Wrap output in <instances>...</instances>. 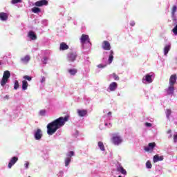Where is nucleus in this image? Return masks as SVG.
I'll use <instances>...</instances> for the list:
<instances>
[{"instance_id":"nucleus-1","label":"nucleus","mask_w":177,"mask_h":177,"mask_svg":"<svg viewBox=\"0 0 177 177\" xmlns=\"http://www.w3.org/2000/svg\"><path fill=\"white\" fill-rule=\"evenodd\" d=\"M70 116L66 115L64 118L59 117V118L55 120L50 123L47 124V133L48 135H53L56 133V131L59 128H62L67 121H68Z\"/></svg>"},{"instance_id":"nucleus-2","label":"nucleus","mask_w":177,"mask_h":177,"mask_svg":"<svg viewBox=\"0 0 177 177\" xmlns=\"http://www.w3.org/2000/svg\"><path fill=\"white\" fill-rule=\"evenodd\" d=\"M9 78H10V72L9 71H5L1 82V86L6 85V83L9 81Z\"/></svg>"},{"instance_id":"nucleus-3","label":"nucleus","mask_w":177,"mask_h":177,"mask_svg":"<svg viewBox=\"0 0 177 177\" xmlns=\"http://www.w3.org/2000/svg\"><path fill=\"white\" fill-rule=\"evenodd\" d=\"M112 143L115 146H118L122 143V138L118 134H113L111 138Z\"/></svg>"},{"instance_id":"nucleus-4","label":"nucleus","mask_w":177,"mask_h":177,"mask_svg":"<svg viewBox=\"0 0 177 177\" xmlns=\"http://www.w3.org/2000/svg\"><path fill=\"white\" fill-rule=\"evenodd\" d=\"M74 156V151H71L66 154V158H65V167H68L70 162H71V157Z\"/></svg>"},{"instance_id":"nucleus-5","label":"nucleus","mask_w":177,"mask_h":177,"mask_svg":"<svg viewBox=\"0 0 177 177\" xmlns=\"http://www.w3.org/2000/svg\"><path fill=\"white\" fill-rule=\"evenodd\" d=\"M80 41L82 45H84L86 42L88 44L91 42V39H89V35L82 34L80 38Z\"/></svg>"},{"instance_id":"nucleus-6","label":"nucleus","mask_w":177,"mask_h":177,"mask_svg":"<svg viewBox=\"0 0 177 177\" xmlns=\"http://www.w3.org/2000/svg\"><path fill=\"white\" fill-rule=\"evenodd\" d=\"M48 2L46 0H40L35 3V6L40 8L41 6H47Z\"/></svg>"},{"instance_id":"nucleus-7","label":"nucleus","mask_w":177,"mask_h":177,"mask_svg":"<svg viewBox=\"0 0 177 177\" xmlns=\"http://www.w3.org/2000/svg\"><path fill=\"white\" fill-rule=\"evenodd\" d=\"M77 59V53L71 52L68 54V62H75Z\"/></svg>"},{"instance_id":"nucleus-8","label":"nucleus","mask_w":177,"mask_h":177,"mask_svg":"<svg viewBox=\"0 0 177 177\" xmlns=\"http://www.w3.org/2000/svg\"><path fill=\"white\" fill-rule=\"evenodd\" d=\"M102 49L104 50H110L111 49V46L110 45V42L109 41L105 40L102 42Z\"/></svg>"},{"instance_id":"nucleus-9","label":"nucleus","mask_w":177,"mask_h":177,"mask_svg":"<svg viewBox=\"0 0 177 177\" xmlns=\"http://www.w3.org/2000/svg\"><path fill=\"white\" fill-rule=\"evenodd\" d=\"M42 138V131L39 129H38L35 132V139L36 140H41Z\"/></svg>"},{"instance_id":"nucleus-10","label":"nucleus","mask_w":177,"mask_h":177,"mask_svg":"<svg viewBox=\"0 0 177 177\" xmlns=\"http://www.w3.org/2000/svg\"><path fill=\"white\" fill-rule=\"evenodd\" d=\"M154 147H156V142H151V143H149L147 147H145L144 148V150L145 151H151V150H153Z\"/></svg>"},{"instance_id":"nucleus-11","label":"nucleus","mask_w":177,"mask_h":177,"mask_svg":"<svg viewBox=\"0 0 177 177\" xmlns=\"http://www.w3.org/2000/svg\"><path fill=\"white\" fill-rule=\"evenodd\" d=\"M17 161H19V158L16 156L12 157L8 163V168H12V167H13L15 163L17 162Z\"/></svg>"},{"instance_id":"nucleus-12","label":"nucleus","mask_w":177,"mask_h":177,"mask_svg":"<svg viewBox=\"0 0 177 177\" xmlns=\"http://www.w3.org/2000/svg\"><path fill=\"white\" fill-rule=\"evenodd\" d=\"M169 85H175L176 84V74L171 75L169 80Z\"/></svg>"},{"instance_id":"nucleus-13","label":"nucleus","mask_w":177,"mask_h":177,"mask_svg":"<svg viewBox=\"0 0 177 177\" xmlns=\"http://www.w3.org/2000/svg\"><path fill=\"white\" fill-rule=\"evenodd\" d=\"M118 86V84H117V82H113L109 84V89L111 92H114V91L117 89Z\"/></svg>"},{"instance_id":"nucleus-14","label":"nucleus","mask_w":177,"mask_h":177,"mask_svg":"<svg viewBox=\"0 0 177 177\" xmlns=\"http://www.w3.org/2000/svg\"><path fill=\"white\" fill-rule=\"evenodd\" d=\"M9 17V15L6 12H0V20L1 21H6Z\"/></svg>"},{"instance_id":"nucleus-15","label":"nucleus","mask_w":177,"mask_h":177,"mask_svg":"<svg viewBox=\"0 0 177 177\" xmlns=\"http://www.w3.org/2000/svg\"><path fill=\"white\" fill-rule=\"evenodd\" d=\"M77 114L79 117H85L88 114V111L86 109H77Z\"/></svg>"},{"instance_id":"nucleus-16","label":"nucleus","mask_w":177,"mask_h":177,"mask_svg":"<svg viewBox=\"0 0 177 177\" xmlns=\"http://www.w3.org/2000/svg\"><path fill=\"white\" fill-rule=\"evenodd\" d=\"M151 77L153 76L151 75L147 74L145 77L142 78V80L146 81L147 82H148V84H151V82H153V79L151 78Z\"/></svg>"},{"instance_id":"nucleus-17","label":"nucleus","mask_w":177,"mask_h":177,"mask_svg":"<svg viewBox=\"0 0 177 177\" xmlns=\"http://www.w3.org/2000/svg\"><path fill=\"white\" fill-rule=\"evenodd\" d=\"M116 169L118 172H120L122 175H127V170L121 165H118Z\"/></svg>"},{"instance_id":"nucleus-18","label":"nucleus","mask_w":177,"mask_h":177,"mask_svg":"<svg viewBox=\"0 0 177 177\" xmlns=\"http://www.w3.org/2000/svg\"><path fill=\"white\" fill-rule=\"evenodd\" d=\"M28 37L30 38L32 41H35V39H37V35H35V32L32 30L29 31Z\"/></svg>"},{"instance_id":"nucleus-19","label":"nucleus","mask_w":177,"mask_h":177,"mask_svg":"<svg viewBox=\"0 0 177 177\" xmlns=\"http://www.w3.org/2000/svg\"><path fill=\"white\" fill-rule=\"evenodd\" d=\"M164 160V156H158V155H155L153 156V162H158V161H162Z\"/></svg>"},{"instance_id":"nucleus-20","label":"nucleus","mask_w":177,"mask_h":177,"mask_svg":"<svg viewBox=\"0 0 177 177\" xmlns=\"http://www.w3.org/2000/svg\"><path fill=\"white\" fill-rule=\"evenodd\" d=\"M174 91H175V87L173 85H169V86L167 89V93L168 95H174Z\"/></svg>"},{"instance_id":"nucleus-21","label":"nucleus","mask_w":177,"mask_h":177,"mask_svg":"<svg viewBox=\"0 0 177 177\" xmlns=\"http://www.w3.org/2000/svg\"><path fill=\"white\" fill-rule=\"evenodd\" d=\"M68 45H67L66 43L62 42L60 44L59 49L60 50H67L68 49Z\"/></svg>"},{"instance_id":"nucleus-22","label":"nucleus","mask_w":177,"mask_h":177,"mask_svg":"<svg viewBox=\"0 0 177 177\" xmlns=\"http://www.w3.org/2000/svg\"><path fill=\"white\" fill-rule=\"evenodd\" d=\"M113 59H114V52L113 50H111L109 57V64H111V63H113Z\"/></svg>"},{"instance_id":"nucleus-23","label":"nucleus","mask_w":177,"mask_h":177,"mask_svg":"<svg viewBox=\"0 0 177 177\" xmlns=\"http://www.w3.org/2000/svg\"><path fill=\"white\" fill-rule=\"evenodd\" d=\"M169 50H171V45H167L164 48V55H165V56H167V55H168V52H169Z\"/></svg>"},{"instance_id":"nucleus-24","label":"nucleus","mask_w":177,"mask_h":177,"mask_svg":"<svg viewBox=\"0 0 177 177\" xmlns=\"http://www.w3.org/2000/svg\"><path fill=\"white\" fill-rule=\"evenodd\" d=\"M27 88H28V83L27 82V81H26V80L22 81L23 91H26Z\"/></svg>"},{"instance_id":"nucleus-25","label":"nucleus","mask_w":177,"mask_h":177,"mask_svg":"<svg viewBox=\"0 0 177 177\" xmlns=\"http://www.w3.org/2000/svg\"><path fill=\"white\" fill-rule=\"evenodd\" d=\"M98 147L100 148L101 151H104L106 149L104 148V145L102 141L98 142Z\"/></svg>"},{"instance_id":"nucleus-26","label":"nucleus","mask_w":177,"mask_h":177,"mask_svg":"<svg viewBox=\"0 0 177 177\" xmlns=\"http://www.w3.org/2000/svg\"><path fill=\"white\" fill-rule=\"evenodd\" d=\"M21 60L23 63H28V62H30V56L26 55L24 57L21 58Z\"/></svg>"},{"instance_id":"nucleus-27","label":"nucleus","mask_w":177,"mask_h":177,"mask_svg":"<svg viewBox=\"0 0 177 177\" xmlns=\"http://www.w3.org/2000/svg\"><path fill=\"white\" fill-rule=\"evenodd\" d=\"M32 12L33 13H39L41 12V8L38 7H34L33 8H32Z\"/></svg>"},{"instance_id":"nucleus-28","label":"nucleus","mask_w":177,"mask_h":177,"mask_svg":"<svg viewBox=\"0 0 177 177\" xmlns=\"http://www.w3.org/2000/svg\"><path fill=\"white\" fill-rule=\"evenodd\" d=\"M176 9H177L176 6H173L172 9H171L172 17H175V13L176 12Z\"/></svg>"},{"instance_id":"nucleus-29","label":"nucleus","mask_w":177,"mask_h":177,"mask_svg":"<svg viewBox=\"0 0 177 177\" xmlns=\"http://www.w3.org/2000/svg\"><path fill=\"white\" fill-rule=\"evenodd\" d=\"M153 165H151V162L150 160L147 161L146 162V168H148V169H151Z\"/></svg>"},{"instance_id":"nucleus-30","label":"nucleus","mask_w":177,"mask_h":177,"mask_svg":"<svg viewBox=\"0 0 177 177\" xmlns=\"http://www.w3.org/2000/svg\"><path fill=\"white\" fill-rule=\"evenodd\" d=\"M68 73L71 74V75H75V73H77V69H69Z\"/></svg>"},{"instance_id":"nucleus-31","label":"nucleus","mask_w":177,"mask_h":177,"mask_svg":"<svg viewBox=\"0 0 177 177\" xmlns=\"http://www.w3.org/2000/svg\"><path fill=\"white\" fill-rule=\"evenodd\" d=\"M112 76H113V79L115 80V81H120V76L118 75L117 74L113 73Z\"/></svg>"},{"instance_id":"nucleus-32","label":"nucleus","mask_w":177,"mask_h":177,"mask_svg":"<svg viewBox=\"0 0 177 177\" xmlns=\"http://www.w3.org/2000/svg\"><path fill=\"white\" fill-rule=\"evenodd\" d=\"M19 86H20V85L19 84V81L15 80L14 89H15V91H17V89H19Z\"/></svg>"},{"instance_id":"nucleus-33","label":"nucleus","mask_w":177,"mask_h":177,"mask_svg":"<svg viewBox=\"0 0 177 177\" xmlns=\"http://www.w3.org/2000/svg\"><path fill=\"white\" fill-rule=\"evenodd\" d=\"M24 80H26L27 81H31V80H32V77L28 75H25L24 76Z\"/></svg>"},{"instance_id":"nucleus-34","label":"nucleus","mask_w":177,"mask_h":177,"mask_svg":"<svg viewBox=\"0 0 177 177\" xmlns=\"http://www.w3.org/2000/svg\"><path fill=\"white\" fill-rule=\"evenodd\" d=\"M171 109H167L166 115H167V118H169V115H171Z\"/></svg>"},{"instance_id":"nucleus-35","label":"nucleus","mask_w":177,"mask_h":177,"mask_svg":"<svg viewBox=\"0 0 177 177\" xmlns=\"http://www.w3.org/2000/svg\"><path fill=\"white\" fill-rule=\"evenodd\" d=\"M172 32L174 33V35H177V25L172 29Z\"/></svg>"},{"instance_id":"nucleus-36","label":"nucleus","mask_w":177,"mask_h":177,"mask_svg":"<svg viewBox=\"0 0 177 177\" xmlns=\"http://www.w3.org/2000/svg\"><path fill=\"white\" fill-rule=\"evenodd\" d=\"M21 3V0H12V3L15 4V3Z\"/></svg>"},{"instance_id":"nucleus-37","label":"nucleus","mask_w":177,"mask_h":177,"mask_svg":"<svg viewBox=\"0 0 177 177\" xmlns=\"http://www.w3.org/2000/svg\"><path fill=\"white\" fill-rule=\"evenodd\" d=\"M47 63H48V57H44L43 64H47Z\"/></svg>"},{"instance_id":"nucleus-38","label":"nucleus","mask_w":177,"mask_h":177,"mask_svg":"<svg viewBox=\"0 0 177 177\" xmlns=\"http://www.w3.org/2000/svg\"><path fill=\"white\" fill-rule=\"evenodd\" d=\"M97 67H98V68H104V67H106V65L98 64Z\"/></svg>"},{"instance_id":"nucleus-39","label":"nucleus","mask_w":177,"mask_h":177,"mask_svg":"<svg viewBox=\"0 0 177 177\" xmlns=\"http://www.w3.org/2000/svg\"><path fill=\"white\" fill-rule=\"evenodd\" d=\"M46 112L45 111V110H41L39 113H40V115H45V113Z\"/></svg>"},{"instance_id":"nucleus-40","label":"nucleus","mask_w":177,"mask_h":177,"mask_svg":"<svg viewBox=\"0 0 177 177\" xmlns=\"http://www.w3.org/2000/svg\"><path fill=\"white\" fill-rule=\"evenodd\" d=\"M174 143H176L177 142V134L174 135Z\"/></svg>"},{"instance_id":"nucleus-41","label":"nucleus","mask_w":177,"mask_h":177,"mask_svg":"<svg viewBox=\"0 0 177 177\" xmlns=\"http://www.w3.org/2000/svg\"><path fill=\"white\" fill-rule=\"evenodd\" d=\"M25 168L28 169V165H30V162H27L26 163H25Z\"/></svg>"},{"instance_id":"nucleus-42","label":"nucleus","mask_w":177,"mask_h":177,"mask_svg":"<svg viewBox=\"0 0 177 177\" xmlns=\"http://www.w3.org/2000/svg\"><path fill=\"white\" fill-rule=\"evenodd\" d=\"M130 26H131V27H133V26H135V21H132L130 23Z\"/></svg>"},{"instance_id":"nucleus-43","label":"nucleus","mask_w":177,"mask_h":177,"mask_svg":"<svg viewBox=\"0 0 177 177\" xmlns=\"http://www.w3.org/2000/svg\"><path fill=\"white\" fill-rule=\"evenodd\" d=\"M145 125L146 127H151V123L146 122Z\"/></svg>"},{"instance_id":"nucleus-44","label":"nucleus","mask_w":177,"mask_h":177,"mask_svg":"<svg viewBox=\"0 0 177 177\" xmlns=\"http://www.w3.org/2000/svg\"><path fill=\"white\" fill-rule=\"evenodd\" d=\"M45 81H46L45 77H41V82H45Z\"/></svg>"},{"instance_id":"nucleus-45","label":"nucleus","mask_w":177,"mask_h":177,"mask_svg":"<svg viewBox=\"0 0 177 177\" xmlns=\"http://www.w3.org/2000/svg\"><path fill=\"white\" fill-rule=\"evenodd\" d=\"M167 133H168V134L172 133V130H171V129H169V130L167 131Z\"/></svg>"},{"instance_id":"nucleus-46","label":"nucleus","mask_w":177,"mask_h":177,"mask_svg":"<svg viewBox=\"0 0 177 177\" xmlns=\"http://www.w3.org/2000/svg\"><path fill=\"white\" fill-rule=\"evenodd\" d=\"M4 99H6V100H8L9 99V95H6L4 97Z\"/></svg>"},{"instance_id":"nucleus-47","label":"nucleus","mask_w":177,"mask_h":177,"mask_svg":"<svg viewBox=\"0 0 177 177\" xmlns=\"http://www.w3.org/2000/svg\"><path fill=\"white\" fill-rule=\"evenodd\" d=\"M108 115H111V112H109Z\"/></svg>"},{"instance_id":"nucleus-48","label":"nucleus","mask_w":177,"mask_h":177,"mask_svg":"<svg viewBox=\"0 0 177 177\" xmlns=\"http://www.w3.org/2000/svg\"><path fill=\"white\" fill-rule=\"evenodd\" d=\"M170 138H172V135L170 136Z\"/></svg>"},{"instance_id":"nucleus-49","label":"nucleus","mask_w":177,"mask_h":177,"mask_svg":"<svg viewBox=\"0 0 177 177\" xmlns=\"http://www.w3.org/2000/svg\"><path fill=\"white\" fill-rule=\"evenodd\" d=\"M118 177H122V176H118Z\"/></svg>"},{"instance_id":"nucleus-50","label":"nucleus","mask_w":177,"mask_h":177,"mask_svg":"<svg viewBox=\"0 0 177 177\" xmlns=\"http://www.w3.org/2000/svg\"><path fill=\"white\" fill-rule=\"evenodd\" d=\"M0 66H1V62H0Z\"/></svg>"}]
</instances>
